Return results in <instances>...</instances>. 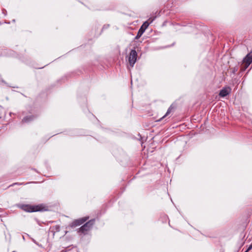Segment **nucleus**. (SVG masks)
Returning a JSON list of instances; mask_svg holds the SVG:
<instances>
[{
    "label": "nucleus",
    "instance_id": "nucleus-1",
    "mask_svg": "<svg viewBox=\"0 0 252 252\" xmlns=\"http://www.w3.org/2000/svg\"><path fill=\"white\" fill-rule=\"evenodd\" d=\"M21 207L24 211L29 212L41 211L44 210V207L42 205L33 206L30 205H23Z\"/></svg>",
    "mask_w": 252,
    "mask_h": 252
},
{
    "label": "nucleus",
    "instance_id": "nucleus-11",
    "mask_svg": "<svg viewBox=\"0 0 252 252\" xmlns=\"http://www.w3.org/2000/svg\"><path fill=\"white\" fill-rule=\"evenodd\" d=\"M252 249V243L249 246V247H248V248L247 249V251H250L251 249Z\"/></svg>",
    "mask_w": 252,
    "mask_h": 252
},
{
    "label": "nucleus",
    "instance_id": "nucleus-3",
    "mask_svg": "<svg viewBox=\"0 0 252 252\" xmlns=\"http://www.w3.org/2000/svg\"><path fill=\"white\" fill-rule=\"evenodd\" d=\"M149 25V23L148 21L145 22L143 25L141 26V28L139 30L137 35L135 37V39L139 38L142 34L144 32L146 29L148 27Z\"/></svg>",
    "mask_w": 252,
    "mask_h": 252
},
{
    "label": "nucleus",
    "instance_id": "nucleus-5",
    "mask_svg": "<svg viewBox=\"0 0 252 252\" xmlns=\"http://www.w3.org/2000/svg\"><path fill=\"white\" fill-rule=\"evenodd\" d=\"M88 219V218H83L78 220H76L72 222L71 224V226L75 227L80 225L82 224L83 223H84L85 221H86Z\"/></svg>",
    "mask_w": 252,
    "mask_h": 252
},
{
    "label": "nucleus",
    "instance_id": "nucleus-12",
    "mask_svg": "<svg viewBox=\"0 0 252 252\" xmlns=\"http://www.w3.org/2000/svg\"><path fill=\"white\" fill-rule=\"evenodd\" d=\"M245 252H248V251H247V250H246V251Z\"/></svg>",
    "mask_w": 252,
    "mask_h": 252
},
{
    "label": "nucleus",
    "instance_id": "nucleus-8",
    "mask_svg": "<svg viewBox=\"0 0 252 252\" xmlns=\"http://www.w3.org/2000/svg\"><path fill=\"white\" fill-rule=\"evenodd\" d=\"M171 110H172V108L171 107H170L169 108V109H168L166 113L165 114V115L162 118H164L165 117L167 116V115H168V114H169L171 111Z\"/></svg>",
    "mask_w": 252,
    "mask_h": 252
},
{
    "label": "nucleus",
    "instance_id": "nucleus-4",
    "mask_svg": "<svg viewBox=\"0 0 252 252\" xmlns=\"http://www.w3.org/2000/svg\"><path fill=\"white\" fill-rule=\"evenodd\" d=\"M94 224V220H91L88 222H87L86 224H85L83 226L79 228V231L84 232L85 231H87L89 230L91 227L92 226V225Z\"/></svg>",
    "mask_w": 252,
    "mask_h": 252
},
{
    "label": "nucleus",
    "instance_id": "nucleus-2",
    "mask_svg": "<svg viewBox=\"0 0 252 252\" xmlns=\"http://www.w3.org/2000/svg\"><path fill=\"white\" fill-rule=\"evenodd\" d=\"M137 54L135 50H132L131 51L128 59V62L130 65L133 67L137 59Z\"/></svg>",
    "mask_w": 252,
    "mask_h": 252
},
{
    "label": "nucleus",
    "instance_id": "nucleus-9",
    "mask_svg": "<svg viewBox=\"0 0 252 252\" xmlns=\"http://www.w3.org/2000/svg\"><path fill=\"white\" fill-rule=\"evenodd\" d=\"M32 119V117L30 116L29 117L24 118V119L23 120V121L25 122H29V121H31Z\"/></svg>",
    "mask_w": 252,
    "mask_h": 252
},
{
    "label": "nucleus",
    "instance_id": "nucleus-7",
    "mask_svg": "<svg viewBox=\"0 0 252 252\" xmlns=\"http://www.w3.org/2000/svg\"><path fill=\"white\" fill-rule=\"evenodd\" d=\"M231 92V89L230 88H224L222 89L220 93V95L221 97H224L228 95Z\"/></svg>",
    "mask_w": 252,
    "mask_h": 252
},
{
    "label": "nucleus",
    "instance_id": "nucleus-6",
    "mask_svg": "<svg viewBox=\"0 0 252 252\" xmlns=\"http://www.w3.org/2000/svg\"><path fill=\"white\" fill-rule=\"evenodd\" d=\"M245 67L247 68L252 63V55H248L243 60Z\"/></svg>",
    "mask_w": 252,
    "mask_h": 252
},
{
    "label": "nucleus",
    "instance_id": "nucleus-10",
    "mask_svg": "<svg viewBox=\"0 0 252 252\" xmlns=\"http://www.w3.org/2000/svg\"><path fill=\"white\" fill-rule=\"evenodd\" d=\"M154 18H150L147 21L148 22V23H149V24L150 23H151L152 22H153V21H154Z\"/></svg>",
    "mask_w": 252,
    "mask_h": 252
}]
</instances>
